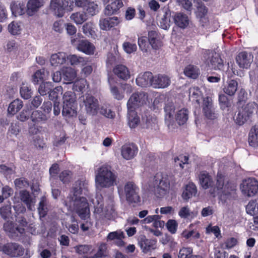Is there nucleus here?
<instances>
[{"mask_svg":"<svg viewBox=\"0 0 258 258\" xmlns=\"http://www.w3.org/2000/svg\"><path fill=\"white\" fill-rule=\"evenodd\" d=\"M200 183L203 188L206 189L213 187L220 200L225 202L227 200L234 199L236 195V184L226 177L221 172H218L216 177V183L209 173L203 171L199 175Z\"/></svg>","mask_w":258,"mask_h":258,"instance_id":"f257e3e1","label":"nucleus"},{"mask_svg":"<svg viewBox=\"0 0 258 258\" xmlns=\"http://www.w3.org/2000/svg\"><path fill=\"white\" fill-rule=\"evenodd\" d=\"M82 193L81 181H77L73 187V196L69 198V201L66 202V205L73 208L82 220H86L90 214V209L86 198L79 196Z\"/></svg>","mask_w":258,"mask_h":258,"instance_id":"f03ea898","label":"nucleus"},{"mask_svg":"<svg viewBox=\"0 0 258 258\" xmlns=\"http://www.w3.org/2000/svg\"><path fill=\"white\" fill-rule=\"evenodd\" d=\"M116 176L107 166H102L96 175V184L102 188L110 187L113 186L116 181Z\"/></svg>","mask_w":258,"mask_h":258,"instance_id":"7ed1b4c3","label":"nucleus"},{"mask_svg":"<svg viewBox=\"0 0 258 258\" xmlns=\"http://www.w3.org/2000/svg\"><path fill=\"white\" fill-rule=\"evenodd\" d=\"M63 100L62 115L68 118L76 117L77 113L75 94L71 91L66 92L63 96Z\"/></svg>","mask_w":258,"mask_h":258,"instance_id":"20e7f679","label":"nucleus"},{"mask_svg":"<svg viewBox=\"0 0 258 258\" xmlns=\"http://www.w3.org/2000/svg\"><path fill=\"white\" fill-rule=\"evenodd\" d=\"M205 63L212 69L221 71L223 70V60L220 54L213 50L206 49L203 53Z\"/></svg>","mask_w":258,"mask_h":258,"instance_id":"39448f33","label":"nucleus"},{"mask_svg":"<svg viewBox=\"0 0 258 258\" xmlns=\"http://www.w3.org/2000/svg\"><path fill=\"white\" fill-rule=\"evenodd\" d=\"M154 185L156 194L158 197H162L166 194L170 186L168 175L163 172H157L154 178Z\"/></svg>","mask_w":258,"mask_h":258,"instance_id":"423d86ee","label":"nucleus"},{"mask_svg":"<svg viewBox=\"0 0 258 258\" xmlns=\"http://www.w3.org/2000/svg\"><path fill=\"white\" fill-rule=\"evenodd\" d=\"M124 192L126 200L133 206L140 204L141 198L139 196L140 189L134 182L128 181L124 185Z\"/></svg>","mask_w":258,"mask_h":258,"instance_id":"0eeeda50","label":"nucleus"},{"mask_svg":"<svg viewBox=\"0 0 258 258\" xmlns=\"http://www.w3.org/2000/svg\"><path fill=\"white\" fill-rule=\"evenodd\" d=\"M256 104L249 102L245 106H242L241 108H238V113L236 117L235 123L242 125L246 122L251 116L255 108Z\"/></svg>","mask_w":258,"mask_h":258,"instance_id":"6e6552de","label":"nucleus"},{"mask_svg":"<svg viewBox=\"0 0 258 258\" xmlns=\"http://www.w3.org/2000/svg\"><path fill=\"white\" fill-rule=\"evenodd\" d=\"M0 251L10 257H16L24 254V249L17 243L8 242L5 244L0 243Z\"/></svg>","mask_w":258,"mask_h":258,"instance_id":"1a4fd4ad","label":"nucleus"},{"mask_svg":"<svg viewBox=\"0 0 258 258\" xmlns=\"http://www.w3.org/2000/svg\"><path fill=\"white\" fill-rule=\"evenodd\" d=\"M240 188L244 195L252 197L258 191V182L254 178H248L243 182Z\"/></svg>","mask_w":258,"mask_h":258,"instance_id":"9d476101","label":"nucleus"},{"mask_svg":"<svg viewBox=\"0 0 258 258\" xmlns=\"http://www.w3.org/2000/svg\"><path fill=\"white\" fill-rule=\"evenodd\" d=\"M147 98V94L144 92H135L129 98L127 103V107L136 109L137 106L145 104Z\"/></svg>","mask_w":258,"mask_h":258,"instance_id":"9b49d317","label":"nucleus"},{"mask_svg":"<svg viewBox=\"0 0 258 258\" xmlns=\"http://www.w3.org/2000/svg\"><path fill=\"white\" fill-rule=\"evenodd\" d=\"M202 108L203 113L207 118L211 120L217 118L218 114L213 108L212 101L210 98L207 97L204 99Z\"/></svg>","mask_w":258,"mask_h":258,"instance_id":"f8f14e48","label":"nucleus"},{"mask_svg":"<svg viewBox=\"0 0 258 258\" xmlns=\"http://www.w3.org/2000/svg\"><path fill=\"white\" fill-rule=\"evenodd\" d=\"M5 231L9 233V236L13 239L20 237L25 233V229L24 227L15 224L13 222L5 223L4 225Z\"/></svg>","mask_w":258,"mask_h":258,"instance_id":"ddd939ff","label":"nucleus"},{"mask_svg":"<svg viewBox=\"0 0 258 258\" xmlns=\"http://www.w3.org/2000/svg\"><path fill=\"white\" fill-rule=\"evenodd\" d=\"M87 113L90 115H95L99 108L98 101L93 96L87 95L83 101Z\"/></svg>","mask_w":258,"mask_h":258,"instance_id":"4468645a","label":"nucleus"},{"mask_svg":"<svg viewBox=\"0 0 258 258\" xmlns=\"http://www.w3.org/2000/svg\"><path fill=\"white\" fill-rule=\"evenodd\" d=\"M253 56L251 52L242 51L237 55L236 61L240 68L247 69L253 61Z\"/></svg>","mask_w":258,"mask_h":258,"instance_id":"2eb2a0df","label":"nucleus"},{"mask_svg":"<svg viewBox=\"0 0 258 258\" xmlns=\"http://www.w3.org/2000/svg\"><path fill=\"white\" fill-rule=\"evenodd\" d=\"M138 151L137 146L134 143L126 144L122 146L121 148V155L126 160L133 159Z\"/></svg>","mask_w":258,"mask_h":258,"instance_id":"dca6fc26","label":"nucleus"},{"mask_svg":"<svg viewBox=\"0 0 258 258\" xmlns=\"http://www.w3.org/2000/svg\"><path fill=\"white\" fill-rule=\"evenodd\" d=\"M114 75L119 80L126 81L130 78L129 69L124 65L117 64L112 70Z\"/></svg>","mask_w":258,"mask_h":258,"instance_id":"f3484780","label":"nucleus"},{"mask_svg":"<svg viewBox=\"0 0 258 258\" xmlns=\"http://www.w3.org/2000/svg\"><path fill=\"white\" fill-rule=\"evenodd\" d=\"M154 76L151 72H146L143 74L139 75L136 78L137 85L142 87L152 86Z\"/></svg>","mask_w":258,"mask_h":258,"instance_id":"a211bd4d","label":"nucleus"},{"mask_svg":"<svg viewBox=\"0 0 258 258\" xmlns=\"http://www.w3.org/2000/svg\"><path fill=\"white\" fill-rule=\"evenodd\" d=\"M170 79L165 75L158 74L154 76L152 86L155 88H165L170 84Z\"/></svg>","mask_w":258,"mask_h":258,"instance_id":"6ab92c4d","label":"nucleus"},{"mask_svg":"<svg viewBox=\"0 0 258 258\" xmlns=\"http://www.w3.org/2000/svg\"><path fill=\"white\" fill-rule=\"evenodd\" d=\"M77 48L80 51H81L88 55H92L94 53L95 47L90 42L87 40H81L79 41Z\"/></svg>","mask_w":258,"mask_h":258,"instance_id":"aec40b11","label":"nucleus"},{"mask_svg":"<svg viewBox=\"0 0 258 258\" xmlns=\"http://www.w3.org/2000/svg\"><path fill=\"white\" fill-rule=\"evenodd\" d=\"M119 22L120 21L117 17H113L100 19L99 25L101 29L107 31L117 26Z\"/></svg>","mask_w":258,"mask_h":258,"instance_id":"412c9836","label":"nucleus"},{"mask_svg":"<svg viewBox=\"0 0 258 258\" xmlns=\"http://www.w3.org/2000/svg\"><path fill=\"white\" fill-rule=\"evenodd\" d=\"M44 3V0H29L27 4V14L29 16H33L43 6Z\"/></svg>","mask_w":258,"mask_h":258,"instance_id":"4be33fe9","label":"nucleus"},{"mask_svg":"<svg viewBox=\"0 0 258 258\" xmlns=\"http://www.w3.org/2000/svg\"><path fill=\"white\" fill-rule=\"evenodd\" d=\"M123 6V4L122 0H115L105 7V14L107 16L116 14Z\"/></svg>","mask_w":258,"mask_h":258,"instance_id":"5701e85b","label":"nucleus"},{"mask_svg":"<svg viewBox=\"0 0 258 258\" xmlns=\"http://www.w3.org/2000/svg\"><path fill=\"white\" fill-rule=\"evenodd\" d=\"M148 41L154 49H158L162 45L160 36L158 32L154 30L148 32Z\"/></svg>","mask_w":258,"mask_h":258,"instance_id":"b1692460","label":"nucleus"},{"mask_svg":"<svg viewBox=\"0 0 258 258\" xmlns=\"http://www.w3.org/2000/svg\"><path fill=\"white\" fill-rule=\"evenodd\" d=\"M67 57V53L63 52L53 54L50 59V63L54 67L59 66L66 62Z\"/></svg>","mask_w":258,"mask_h":258,"instance_id":"393cba45","label":"nucleus"},{"mask_svg":"<svg viewBox=\"0 0 258 258\" xmlns=\"http://www.w3.org/2000/svg\"><path fill=\"white\" fill-rule=\"evenodd\" d=\"M136 109L127 108L128 124L131 128H135L140 122Z\"/></svg>","mask_w":258,"mask_h":258,"instance_id":"a878e982","label":"nucleus"},{"mask_svg":"<svg viewBox=\"0 0 258 258\" xmlns=\"http://www.w3.org/2000/svg\"><path fill=\"white\" fill-rule=\"evenodd\" d=\"M197 192L196 185L193 182H189L186 185L182 194V198L184 201H187L192 197L195 196Z\"/></svg>","mask_w":258,"mask_h":258,"instance_id":"bb28decb","label":"nucleus"},{"mask_svg":"<svg viewBox=\"0 0 258 258\" xmlns=\"http://www.w3.org/2000/svg\"><path fill=\"white\" fill-rule=\"evenodd\" d=\"M12 15L15 17L21 16L26 13L25 4L23 3L13 2L10 6Z\"/></svg>","mask_w":258,"mask_h":258,"instance_id":"cd10ccee","label":"nucleus"},{"mask_svg":"<svg viewBox=\"0 0 258 258\" xmlns=\"http://www.w3.org/2000/svg\"><path fill=\"white\" fill-rule=\"evenodd\" d=\"M173 20L175 25L181 28H185L189 23L188 17L182 13H176L173 17Z\"/></svg>","mask_w":258,"mask_h":258,"instance_id":"c85d7f7f","label":"nucleus"},{"mask_svg":"<svg viewBox=\"0 0 258 258\" xmlns=\"http://www.w3.org/2000/svg\"><path fill=\"white\" fill-rule=\"evenodd\" d=\"M62 78L66 84H71L73 82L77 76L76 71L71 68L66 67L62 70Z\"/></svg>","mask_w":258,"mask_h":258,"instance_id":"c756f323","label":"nucleus"},{"mask_svg":"<svg viewBox=\"0 0 258 258\" xmlns=\"http://www.w3.org/2000/svg\"><path fill=\"white\" fill-rule=\"evenodd\" d=\"M248 142L250 146H258V125L255 124L250 128L248 134Z\"/></svg>","mask_w":258,"mask_h":258,"instance_id":"7c9ffc66","label":"nucleus"},{"mask_svg":"<svg viewBox=\"0 0 258 258\" xmlns=\"http://www.w3.org/2000/svg\"><path fill=\"white\" fill-rule=\"evenodd\" d=\"M238 85V83L236 80H229L223 88L224 93L229 96H234L237 90Z\"/></svg>","mask_w":258,"mask_h":258,"instance_id":"2f4dec72","label":"nucleus"},{"mask_svg":"<svg viewBox=\"0 0 258 258\" xmlns=\"http://www.w3.org/2000/svg\"><path fill=\"white\" fill-rule=\"evenodd\" d=\"M50 7L55 15L59 17L63 16L65 10L61 5V0H51Z\"/></svg>","mask_w":258,"mask_h":258,"instance_id":"473e14b6","label":"nucleus"},{"mask_svg":"<svg viewBox=\"0 0 258 258\" xmlns=\"http://www.w3.org/2000/svg\"><path fill=\"white\" fill-rule=\"evenodd\" d=\"M67 59L70 64L73 66L78 65L84 66L86 64L87 62L86 58L77 56L76 54L67 55Z\"/></svg>","mask_w":258,"mask_h":258,"instance_id":"72a5a7b5","label":"nucleus"},{"mask_svg":"<svg viewBox=\"0 0 258 258\" xmlns=\"http://www.w3.org/2000/svg\"><path fill=\"white\" fill-rule=\"evenodd\" d=\"M31 119L35 124L43 123L47 120L46 115L40 110H35L32 112Z\"/></svg>","mask_w":258,"mask_h":258,"instance_id":"f704fd0d","label":"nucleus"},{"mask_svg":"<svg viewBox=\"0 0 258 258\" xmlns=\"http://www.w3.org/2000/svg\"><path fill=\"white\" fill-rule=\"evenodd\" d=\"M184 74L188 78L196 79L199 77L200 73V70L197 67L192 64H189L185 68Z\"/></svg>","mask_w":258,"mask_h":258,"instance_id":"c9c22d12","label":"nucleus"},{"mask_svg":"<svg viewBox=\"0 0 258 258\" xmlns=\"http://www.w3.org/2000/svg\"><path fill=\"white\" fill-rule=\"evenodd\" d=\"M20 198L21 201L25 204L28 209H31L33 204V198L29 191L24 189L19 192Z\"/></svg>","mask_w":258,"mask_h":258,"instance_id":"e433bc0d","label":"nucleus"},{"mask_svg":"<svg viewBox=\"0 0 258 258\" xmlns=\"http://www.w3.org/2000/svg\"><path fill=\"white\" fill-rule=\"evenodd\" d=\"M23 106V104L22 100L18 99L14 100L10 104L8 108V112L9 114L14 115L22 108Z\"/></svg>","mask_w":258,"mask_h":258,"instance_id":"4c0bfd02","label":"nucleus"},{"mask_svg":"<svg viewBox=\"0 0 258 258\" xmlns=\"http://www.w3.org/2000/svg\"><path fill=\"white\" fill-rule=\"evenodd\" d=\"M188 118V111L187 109L182 108L179 110L175 115V119L179 125L185 123Z\"/></svg>","mask_w":258,"mask_h":258,"instance_id":"58836bf2","label":"nucleus"},{"mask_svg":"<svg viewBox=\"0 0 258 258\" xmlns=\"http://www.w3.org/2000/svg\"><path fill=\"white\" fill-rule=\"evenodd\" d=\"M219 102L221 108L222 110L229 109L231 107L232 102L228 97L224 94L219 95Z\"/></svg>","mask_w":258,"mask_h":258,"instance_id":"ea45409f","label":"nucleus"},{"mask_svg":"<svg viewBox=\"0 0 258 258\" xmlns=\"http://www.w3.org/2000/svg\"><path fill=\"white\" fill-rule=\"evenodd\" d=\"M71 18L77 24H82L87 20V16L84 12H79L72 14Z\"/></svg>","mask_w":258,"mask_h":258,"instance_id":"a19ab883","label":"nucleus"},{"mask_svg":"<svg viewBox=\"0 0 258 258\" xmlns=\"http://www.w3.org/2000/svg\"><path fill=\"white\" fill-rule=\"evenodd\" d=\"M47 205V199L45 197L43 196L41 198L40 201L39 203L38 211L40 217H45L48 212V208Z\"/></svg>","mask_w":258,"mask_h":258,"instance_id":"79ce46f5","label":"nucleus"},{"mask_svg":"<svg viewBox=\"0 0 258 258\" xmlns=\"http://www.w3.org/2000/svg\"><path fill=\"white\" fill-rule=\"evenodd\" d=\"M46 72L44 69L37 70L32 76L33 82L35 84L43 82L46 78Z\"/></svg>","mask_w":258,"mask_h":258,"instance_id":"37998d69","label":"nucleus"},{"mask_svg":"<svg viewBox=\"0 0 258 258\" xmlns=\"http://www.w3.org/2000/svg\"><path fill=\"white\" fill-rule=\"evenodd\" d=\"M247 100V93L245 90L243 88H241L238 92L237 95V102L236 104L238 108L241 105L244 106V104L246 102Z\"/></svg>","mask_w":258,"mask_h":258,"instance_id":"c03bdc74","label":"nucleus"},{"mask_svg":"<svg viewBox=\"0 0 258 258\" xmlns=\"http://www.w3.org/2000/svg\"><path fill=\"white\" fill-rule=\"evenodd\" d=\"M83 33L88 37L95 38L96 36L95 31H94V25L92 23H86L82 27Z\"/></svg>","mask_w":258,"mask_h":258,"instance_id":"a18cd8bd","label":"nucleus"},{"mask_svg":"<svg viewBox=\"0 0 258 258\" xmlns=\"http://www.w3.org/2000/svg\"><path fill=\"white\" fill-rule=\"evenodd\" d=\"M192 248L189 247H183L180 249L178 258H196L197 256L192 254Z\"/></svg>","mask_w":258,"mask_h":258,"instance_id":"49530a36","label":"nucleus"},{"mask_svg":"<svg viewBox=\"0 0 258 258\" xmlns=\"http://www.w3.org/2000/svg\"><path fill=\"white\" fill-rule=\"evenodd\" d=\"M246 211L248 214L254 216L258 214V203L256 200H251L246 206Z\"/></svg>","mask_w":258,"mask_h":258,"instance_id":"de8ad7c7","label":"nucleus"},{"mask_svg":"<svg viewBox=\"0 0 258 258\" xmlns=\"http://www.w3.org/2000/svg\"><path fill=\"white\" fill-rule=\"evenodd\" d=\"M156 241L151 239H145L142 241L141 247L144 252H148L151 249L155 248Z\"/></svg>","mask_w":258,"mask_h":258,"instance_id":"09e8293b","label":"nucleus"},{"mask_svg":"<svg viewBox=\"0 0 258 258\" xmlns=\"http://www.w3.org/2000/svg\"><path fill=\"white\" fill-rule=\"evenodd\" d=\"M21 97L24 99H28L31 97L32 92L27 84L23 83L20 89Z\"/></svg>","mask_w":258,"mask_h":258,"instance_id":"8fccbe9b","label":"nucleus"},{"mask_svg":"<svg viewBox=\"0 0 258 258\" xmlns=\"http://www.w3.org/2000/svg\"><path fill=\"white\" fill-rule=\"evenodd\" d=\"M53 87V86L51 82H42L39 87L38 92L41 95L44 96L47 95Z\"/></svg>","mask_w":258,"mask_h":258,"instance_id":"3c124183","label":"nucleus"},{"mask_svg":"<svg viewBox=\"0 0 258 258\" xmlns=\"http://www.w3.org/2000/svg\"><path fill=\"white\" fill-rule=\"evenodd\" d=\"M109 83L110 91L113 97L118 100L122 99L124 98L123 92L120 91L117 86L112 84L110 81H109Z\"/></svg>","mask_w":258,"mask_h":258,"instance_id":"603ef678","label":"nucleus"},{"mask_svg":"<svg viewBox=\"0 0 258 258\" xmlns=\"http://www.w3.org/2000/svg\"><path fill=\"white\" fill-rule=\"evenodd\" d=\"M72 175V171L69 170H64L60 173L59 178L63 183H69L71 180Z\"/></svg>","mask_w":258,"mask_h":258,"instance_id":"864d4df0","label":"nucleus"},{"mask_svg":"<svg viewBox=\"0 0 258 258\" xmlns=\"http://www.w3.org/2000/svg\"><path fill=\"white\" fill-rule=\"evenodd\" d=\"M86 6L87 7L86 12L87 14L91 16H93L99 12L98 5L93 2H89Z\"/></svg>","mask_w":258,"mask_h":258,"instance_id":"5fc2aeb1","label":"nucleus"},{"mask_svg":"<svg viewBox=\"0 0 258 258\" xmlns=\"http://www.w3.org/2000/svg\"><path fill=\"white\" fill-rule=\"evenodd\" d=\"M164 111L165 112V120H173V115L175 111L174 106L173 104H166L164 107Z\"/></svg>","mask_w":258,"mask_h":258,"instance_id":"6e6d98bb","label":"nucleus"},{"mask_svg":"<svg viewBox=\"0 0 258 258\" xmlns=\"http://www.w3.org/2000/svg\"><path fill=\"white\" fill-rule=\"evenodd\" d=\"M14 184L16 188L22 189L27 188L29 186L28 180L25 177L16 178L14 180Z\"/></svg>","mask_w":258,"mask_h":258,"instance_id":"4d7b16f0","label":"nucleus"},{"mask_svg":"<svg viewBox=\"0 0 258 258\" xmlns=\"http://www.w3.org/2000/svg\"><path fill=\"white\" fill-rule=\"evenodd\" d=\"M62 88L61 86L56 87L54 89H51V91L48 93L49 94V98L50 100H58L59 94H62Z\"/></svg>","mask_w":258,"mask_h":258,"instance_id":"13d9d810","label":"nucleus"},{"mask_svg":"<svg viewBox=\"0 0 258 258\" xmlns=\"http://www.w3.org/2000/svg\"><path fill=\"white\" fill-rule=\"evenodd\" d=\"M86 83V80L83 79L75 82L73 86L74 91L83 93V90L85 88Z\"/></svg>","mask_w":258,"mask_h":258,"instance_id":"bf43d9fd","label":"nucleus"},{"mask_svg":"<svg viewBox=\"0 0 258 258\" xmlns=\"http://www.w3.org/2000/svg\"><path fill=\"white\" fill-rule=\"evenodd\" d=\"M160 216L158 215H154L152 216H148L144 219L141 221L142 223H150L154 222L155 226H157L158 223H161Z\"/></svg>","mask_w":258,"mask_h":258,"instance_id":"052dcab7","label":"nucleus"},{"mask_svg":"<svg viewBox=\"0 0 258 258\" xmlns=\"http://www.w3.org/2000/svg\"><path fill=\"white\" fill-rule=\"evenodd\" d=\"M0 215L4 220L9 219L11 215V207L6 205L0 208Z\"/></svg>","mask_w":258,"mask_h":258,"instance_id":"680f3d73","label":"nucleus"},{"mask_svg":"<svg viewBox=\"0 0 258 258\" xmlns=\"http://www.w3.org/2000/svg\"><path fill=\"white\" fill-rule=\"evenodd\" d=\"M123 50L127 53L131 54L137 50V46L135 43L130 42H124L122 44Z\"/></svg>","mask_w":258,"mask_h":258,"instance_id":"e2e57ef3","label":"nucleus"},{"mask_svg":"<svg viewBox=\"0 0 258 258\" xmlns=\"http://www.w3.org/2000/svg\"><path fill=\"white\" fill-rule=\"evenodd\" d=\"M166 227L171 233L174 234L177 231L178 223L175 220L170 219L166 223Z\"/></svg>","mask_w":258,"mask_h":258,"instance_id":"0e129e2a","label":"nucleus"},{"mask_svg":"<svg viewBox=\"0 0 258 258\" xmlns=\"http://www.w3.org/2000/svg\"><path fill=\"white\" fill-rule=\"evenodd\" d=\"M207 13V11L206 10L205 12V10L202 13V14L200 15V25L201 27L203 28H207L209 26V20L207 17L206 16V15Z\"/></svg>","mask_w":258,"mask_h":258,"instance_id":"69168bd1","label":"nucleus"},{"mask_svg":"<svg viewBox=\"0 0 258 258\" xmlns=\"http://www.w3.org/2000/svg\"><path fill=\"white\" fill-rule=\"evenodd\" d=\"M76 252L80 254H86L91 249V246L89 245H79L75 247Z\"/></svg>","mask_w":258,"mask_h":258,"instance_id":"338daca9","label":"nucleus"},{"mask_svg":"<svg viewBox=\"0 0 258 258\" xmlns=\"http://www.w3.org/2000/svg\"><path fill=\"white\" fill-rule=\"evenodd\" d=\"M138 45L142 51L147 52L148 48L147 37L144 36L139 37L138 38Z\"/></svg>","mask_w":258,"mask_h":258,"instance_id":"774afa93","label":"nucleus"}]
</instances>
